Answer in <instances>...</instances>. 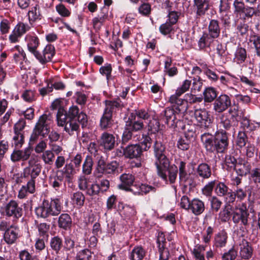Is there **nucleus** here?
I'll use <instances>...</instances> for the list:
<instances>
[{
	"label": "nucleus",
	"instance_id": "1",
	"mask_svg": "<svg viewBox=\"0 0 260 260\" xmlns=\"http://www.w3.org/2000/svg\"><path fill=\"white\" fill-rule=\"evenodd\" d=\"M231 134L223 129L217 130L214 135L205 132L201 135V141L206 151L210 153L223 154L229 148Z\"/></svg>",
	"mask_w": 260,
	"mask_h": 260
},
{
	"label": "nucleus",
	"instance_id": "2",
	"mask_svg": "<svg viewBox=\"0 0 260 260\" xmlns=\"http://www.w3.org/2000/svg\"><path fill=\"white\" fill-rule=\"evenodd\" d=\"M150 115L145 109L135 110L124 118L125 125L122 135L121 145H125L132 139L135 133L143 129L144 123L142 119H148Z\"/></svg>",
	"mask_w": 260,
	"mask_h": 260
},
{
	"label": "nucleus",
	"instance_id": "3",
	"mask_svg": "<svg viewBox=\"0 0 260 260\" xmlns=\"http://www.w3.org/2000/svg\"><path fill=\"white\" fill-rule=\"evenodd\" d=\"M77 106L73 105L68 110V118L64 121V131L72 136L76 133L78 136L80 133V124L82 129L87 127L88 116L83 111L79 112Z\"/></svg>",
	"mask_w": 260,
	"mask_h": 260
},
{
	"label": "nucleus",
	"instance_id": "4",
	"mask_svg": "<svg viewBox=\"0 0 260 260\" xmlns=\"http://www.w3.org/2000/svg\"><path fill=\"white\" fill-rule=\"evenodd\" d=\"M62 202L59 198H51L50 201L44 199L35 208V213L38 218L46 219L51 216H56L62 211Z\"/></svg>",
	"mask_w": 260,
	"mask_h": 260
},
{
	"label": "nucleus",
	"instance_id": "5",
	"mask_svg": "<svg viewBox=\"0 0 260 260\" xmlns=\"http://www.w3.org/2000/svg\"><path fill=\"white\" fill-rule=\"evenodd\" d=\"M207 29L208 32H203L198 41L200 49L209 48L214 41L219 37L221 32L219 21L217 19H210Z\"/></svg>",
	"mask_w": 260,
	"mask_h": 260
},
{
	"label": "nucleus",
	"instance_id": "6",
	"mask_svg": "<svg viewBox=\"0 0 260 260\" xmlns=\"http://www.w3.org/2000/svg\"><path fill=\"white\" fill-rule=\"evenodd\" d=\"M23 213L22 205H19L18 201L11 200L6 203L1 209V215L5 217L6 220H11V223H17Z\"/></svg>",
	"mask_w": 260,
	"mask_h": 260
},
{
	"label": "nucleus",
	"instance_id": "7",
	"mask_svg": "<svg viewBox=\"0 0 260 260\" xmlns=\"http://www.w3.org/2000/svg\"><path fill=\"white\" fill-rule=\"evenodd\" d=\"M16 224L5 220L0 222V231L4 232L3 239L8 245L15 244L20 237L19 228Z\"/></svg>",
	"mask_w": 260,
	"mask_h": 260
},
{
	"label": "nucleus",
	"instance_id": "8",
	"mask_svg": "<svg viewBox=\"0 0 260 260\" xmlns=\"http://www.w3.org/2000/svg\"><path fill=\"white\" fill-rule=\"evenodd\" d=\"M47 119V114H44L40 116L32 129L29 138V144L32 145L35 143L40 136L43 139L46 138L49 134L50 128Z\"/></svg>",
	"mask_w": 260,
	"mask_h": 260
},
{
	"label": "nucleus",
	"instance_id": "9",
	"mask_svg": "<svg viewBox=\"0 0 260 260\" xmlns=\"http://www.w3.org/2000/svg\"><path fill=\"white\" fill-rule=\"evenodd\" d=\"M153 154L155 157V166L156 168L161 165L166 168L169 163V159L167 156L166 147L161 142L155 140L152 146Z\"/></svg>",
	"mask_w": 260,
	"mask_h": 260
},
{
	"label": "nucleus",
	"instance_id": "10",
	"mask_svg": "<svg viewBox=\"0 0 260 260\" xmlns=\"http://www.w3.org/2000/svg\"><path fill=\"white\" fill-rule=\"evenodd\" d=\"M249 215L246 204L243 203L239 207H236L233 212L232 220L235 224L240 223V224L243 226L242 228L246 230L247 227L249 226Z\"/></svg>",
	"mask_w": 260,
	"mask_h": 260
},
{
	"label": "nucleus",
	"instance_id": "11",
	"mask_svg": "<svg viewBox=\"0 0 260 260\" xmlns=\"http://www.w3.org/2000/svg\"><path fill=\"white\" fill-rule=\"evenodd\" d=\"M166 168H164L161 165L157 167V173L159 177L164 181H169L170 184H174L176 180L178 172V167L175 164L170 165V161Z\"/></svg>",
	"mask_w": 260,
	"mask_h": 260
},
{
	"label": "nucleus",
	"instance_id": "12",
	"mask_svg": "<svg viewBox=\"0 0 260 260\" xmlns=\"http://www.w3.org/2000/svg\"><path fill=\"white\" fill-rule=\"evenodd\" d=\"M118 169L119 164L116 161L107 163L101 157L98 161L95 171L99 174L112 176L119 173Z\"/></svg>",
	"mask_w": 260,
	"mask_h": 260
},
{
	"label": "nucleus",
	"instance_id": "13",
	"mask_svg": "<svg viewBox=\"0 0 260 260\" xmlns=\"http://www.w3.org/2000/svg\"><path fill=\"white\" fill-rule=\"evenodd\" d=\"M194 116L197 120L198 125L201 128L207 129L213 122L212 117L209 111L205 109H199L195 110Z\"/></svg>",
	"mask_w": 260,
	"mask_h": 260
},
{
	"label": "nucleus",
	"instance_id": "14",
	"mask_svg": "<svg viewBox=\"0 0 260 260\" xmlns=\"http://www.w3.org/2000/svg\"><path fill=\"white\" fill-rule=\"evenodd\" d=\"M231 104V98L226 94L221 93L213 103V110L216 113H221L228 110Z\"/></svg>",
	"mask_w": 260,
	"mask_h": 260
},
{
	"label": "nucleus",
	"instance_id": "15",
	"mask_svg": "<svg viewBox=\"0 0 260 260\" xmlns=\"http://www.w3.org/2000/svg\"><path fill=\"white\" fill-rule=\"evenodd\" d=\"M33 148L30 145L23 150L15 148L11 154V160L13 162L19 161H26L29 158Z\"/></svg>",
	"mask_w": 260,
	"mask_h": 260
},
{
	"label": "nucleus",
	"instance_id": "16",
	"mask_svg": "<svg viewBox=\"0 0 260 260\" xmlns=\"http://www.w3.org/2000/svg\"><path fill=\"white\" fill-rule=\"evenodd\" d=\"M121 183L118 185L119 189L133 192L132 186H135V176L131 173H123L119 177Z\"/></svg>",
	"mask_w": 260,
	"mask_h": 260
},
{
	"label": "nucleus",
	"instance_id": "17",
	"mask_svg": "<svg viewBox=\"0 0 260 260\" xmlns=\"http://www.w3.org/2000/svg\"><path fill=\"white\" fill-rule=\"evenodd\" d=\"M55 54L54 46L50 44H47L43 50V54L39 52V54L36 55V58L43 65L47 62H51L53 57Z\"/></svg>",
	"mask_w": 260,
	"mask_h": 260
},
{
	"label": "nucleus",
	"instance_id": "18",
	"mask_svg": "<svg viewBox=\"0 0 260 260\" xmlns=\"http://www.w3.org/2000/svg\"><path fill=\"white\" fill-rule=\"evenodd\" d=\"M179 113L171 107L166 108L160 114V120L170 127L173 126Z\"/></svg>",
	"mask_w": 260,
	"mask_h": 260
},
{
	"label": "nucleus",
	"instance_id": "19",
	"mask_svg": "<svg viewBox=\"0 0 260 260\" xmlns=\"http://www.w3.org/2000/svg\"><path fill=\"white\" fill-rule=\"evenodd\" d=\"M99 144L106 151L112 150L115 146V137L111 134L104 132L100 137Z\"/></svg>",
	"mask_w": 260,
	"mask_h": 260
},
{
	"label": "nucleus",
	"instance_id": "20",
	"mask_svg": "<svg viewBox=\"0 0 260 260\" xmlns=\"http://www.w3.org/2000/svg\"><path fill=\"white\" fill-rule=\"evenodd\" d=\"M25 40L27 43L28 50L34 55L39 54V51L37 49L40 45V41L38 37L35 34H27L25 37Z\"/></svg>",
	"mask_w": 260,
	"mask_h": 260
},
{
	"label": "nucleus",
	"instance_id": "21",
	"mask_svg": "<svg viewBox=\"0 0 260 260\" xmlns=\"http://www.w3.org/2000/svg\"><path fill=\"white\" fill-rule=\"evenodd\" d=\"M63 174L62 171L57 170L53 172L49 177V184L56 190H58L63 185H65Z\"/></svg>",
	"mask_w": 260,
	"mask_h": 260
},
{
	"label": "nucleus",
	"instance_id": "22",
	"mask_svg": "<svg viewBox=\"0 0 260 260\" xmlns=\"http://www.w3.org/2000/svg\"><path fill=\"white\" fill-rule=\"evenodd\" d=\"M180 95L175 94L172 95L169 102L172 104V108L175 109L178 113H183L187 109V102L186 100L179 98Z\"/></svg>",
	"mask_w": 260,
	"mask_h": 260
},
{
	"label": "nucleus",
	"instance_id": "23",
	"mask_svg": "<svg viewBox=\"0 0 260 260\" xmlns=\"http://www.w3.org/2000/svg\"><path fill=\"white\" fill-rule=\"evenodd\" d=\"M239 254L241 258L248 260L253 253V248L250 242L245 239H242L239 244Z\"/></svg>",
	"mask_w": 260,
	"mask_h": 260
},
{
	"label": "nucleus",
	"instance_id": "24",
	"mask_svg": "<svg viewBox=\"0 0 260 260\" xmlns=\"http://www.w3.org/2000/svg\"><path fill=\"white\" fill-rule=\"evenodd\" d=\"M63 240L58 235L52 237L49 242L50 250L58 255L63 253Z\"/></svg>",
	"mask_w": 260,
	"mask_h": 260
},
{
	"label": "nucleus",
	"instance_id": "25",
	"mask_svg": "<svg viewBox=\"0 0 260 260\" xmlns=\"http://www.w3.org/2000/svg\"><path fill=\"white\" fill-rule=\"evenodd\" d=\"M140 144H128L125 146L126 158H136L138 160L141 158L143 151Z\"/></svg>",
	"mask_w": 260,
	"mask_h": 260
},
{
	"label": "nucleus",
	"instance_id": "26",
	"mask_svg": "<svg viewBox=\"0 0 260 260\" xmlns=\"http://www.w3.org/2000/svg\"><path fill=\"white\" fill-rule=\"evenodd\" d=\"M193 2L197 17L205 15L211 7L208 0H193Z\"/></svg>",
	"mask_w": 260,
	"mask_h": 260
},
{
	"label": "nucleus",
	"instance_id": "27",
	"mask_svg": "<svg viewBox=\"0 0 260 260\" xmlns=\"http://www.w3.org/2000/svg\"><path fill=\"white\" fill-rule=\"evenodd\" d=\"M238 162L233 153L226 154L222 164V168L229 172L235 171Z\"/></svg>",
	"mask_w": 260,
	"mask_h": 260
},
{
	"label": "nucleus",
	"instance_id": "28",
	"mask_svg": "<svg viewBox=\"0 0 260 260\" xmlns=\"http://www.w3.org/2000/svg\"><path fill=\"white\" fill-rule=\"evenodd\" d=\"M105 108L104 112L111 114L113 116V113L123 107V103L119 98L114 100H106L105 101Z\"/></svg>",
	"mask_w": 260,
	"mask_h": 260
},
{
	"label": "nucleus",
	"instance_id": "29",
	"mask_svg": "<svg viewBox=\"0 0 260 260\" xmlns=\"http://www.w3.org/2000/svg\"><path fill=\"white\" fill-rule=\"evenodd\" d=\"M27 181L25 185H23L19 191L18 197L22 199L25 198L28 193L32 194L36 191V179H26Z\"/></svg>",
	"mask_w": 260,
	"mask_h": 260
},
{
	"label": "nucleus",
	"instance_id": "30",
	"mask_svg": "<svg viewBox=\"0 0 260 260\" xmlns=\"http://www.w3.org/2000/svg\"><path fill=\"white\" fill-rule=\"evenodd\" d=\"M72 225V219L69 214L63 213L59 216L57 220V226L59 229L65 231H70Z\"/></svg>",
	"mask_w": 260,
	"mask_h": 260
},
{
	"label": "nucleus",
	"instance_id": "31",
	"mask_svg": "<svg viewBox=\"0 0 260 260\" xmlns=\"http://www.w3.org/2000/svg\"><path fill=\"white\" fill-rule=\"evenodd\" d=\"M42 170V166L37 163L34 166L26 167L23 172V177L25 179H36L39 176Z\"/></svg>",
	"mask_w": 260,
	"mask_h": 260
},
{
	"label": "nucleus",
	"instance_id": "32",
	"mask_svg": "<svg viewBox=\"0 0 260 260\" xmlns=\"http://www.w3.org/2000/svg\"><path fill=\"white\" fill-rule=\"evenodd\" d=\"M196 173L197 177H199L203 179H208L212 174L211 167L207 163L202 162L198 166Z\"/></svg>",
	"mask_w": 260,
	"mask_h": 260
},
{
	"label": "nucleus",
	"instance_id": "33",
	"mask_svg": "<svg viewBox=\"0 0 260 260\" xmlns=\"http://www.w3.org/2000/svg\"><path fill=\"white\" fill-rule=\"evenodd\" d=\"M251 170V166L249 162L247 161L240 160H239L235 172L237 175L242 177L246 176L247 174H249V176H250Z\"/></svg>",
	"mask_w": 260,
	"mask_h": 260
},
{
	"label": "nucleus",
	"instance_id": "34",
	"mask_svg": "<svg viewBox=\"0 0 260 260\" xmlns=\"http://www.w3.org/2000/svg\"><path fill=\"white\" fill-rule=\"evenodd\" d=\"M204 103H214L218 97V91L213 87H207L204 89L203 92Z\"/></svg>",
	"mask_w": 260,
	"mask_h": 260
},
{
	"label": "nucleus",
	"instance_id": "35",
	"mask_svg": "<svg viewBox=\"0 0 260 260\" xmlns=\"http://www.w3.org/2000/svg\"><path fill=\"white\" fill-rule=\"evenodd\" d=\"M228 238V234L225 230H222L220 231L214 236L213 246L216 248L224 247L227 243Z\"/></svg>",
	"mask_w": 260,
	"mask_h": 260
},
{
	"label": "nucleus",
	"instance_id": "36",
	"mask_svg": "<svg viewBox=\"0 0 260 260\" xmlns=\"http://www.w3.org/2000/svg\"><path fill=\"white\" fill-rule=\"evenodd\" d=\"M11 50L12 51H16L13 54V59L16 63L22 64L23 62L27 61L26 53L20 46L16 45L12 48Z\"/></svg>",
	"mask_w": 260,
	"mask_h": 260
},
{
	"label": "nucleus",
	"instance_id": "37",
	"mask_svg": "<svg viewBox=\"0 0 260 260\" xmlns=\"http://www.w3.org/2000/svg\"><path fill=\"white\" fill-rule=\"evenodd\" d=\"M204 203L199 199H193L191 201L189 211L195 215L201 214L205 210Z\"/></svg>",
	"mask_w": 260,
	"mask_h": 260
},
{
	"label": "nucleus",
	"instance_id": "38",
	"mask_svg": "<svg viewBox=\"0 0 260 260\" xmlns=\"http://www.w3.org/2000/svg\"><path fill=\"white\" fill-rule=\"evenodd\" d=\"M235 143L236 146L239 149L245 147L246 145L250 143L246 132L240 130L236 137Z\"/></svg>",
	"mask_w": 260,
	"mask_h": 260
},
{
	"label": "nucleus",
	"instance_id": "39",
	"mask_svg": "<svg viewBox=\"0 0 260 260\" xmlns=\"http://www.w3.org/2000/svg\"><path fill=\"white\" fill-rule=\"evenodd\" d=\"M114 124L113 116L104 112L100 121V126L103 130L112 128Z\"/></svg>",
	"mask_w": 260,
	"mask_h": 260
},
{
	"label": "nucleus",
	"instance_id": "40",
	"mask_svg": "<svg viewBox=\"0 0 260 260\" xmlns=\"http://www.w3.org/2000/svg\"><path fill=\"white\" fill-rule=\"evenodd\" d=\"M256 124L257 125H255L246 117H242L240 121V128L241 130H244L245 132L246 130H247V132H252L256 130L257 127L260 126V122H257Z\"/></svg>",
	"mask_w": 260,
	"mask_h": 260
},
{
	"label": "nucleus",
	"instance_id": "41",
	"mask_svg": "<svg viewBox=\"0 0 260 260\" xmlns=\"http://www.w3.org/2000/svg\"><path fill=\"white\" fill-rule=\"evenodd\" d=\"M146 254V251L142 246H135L129 255L131 260H142Z\"/></svg>",
	"mask_w": 260,
	"mask_h": 260
},
{
	"label": "nucleus",
	"instance_id": "42",
	"mask_svg": "<svg viewBox=\"0 0 260 260\" xmlns=\"http://www.w3.org/2000/svg\"><path fill=\"white\" fill-rule=\"evenodd\" d=\"M152 135L149 133L147 134H143L141 142L139 144L140 145V147L142 148V151H148L151 147L152 144H153L154 141L153 138H151Z\"/></svg>",
	"mask_w": 260,
	"mask_h": 260
},
{
	"label": "nucleus",
	"instance_id": "43",
	"mask_svg": "<svg viewBox=\"0 0 260 260\" xmlns=\"http://www.w3.org/2000/svg\"><path fill=\"white\" fill-rule=\"evenodd\" d=\"M232 206H224L222 210L220 212L219 217L222 222H227L231 221V217H233Z\"/></svg>",
	"mask_w": 260,
	"mask_h": 260
},
{
	"label": "nucleus",
	"instance_id": "44",
	"mask_svg": "<svg viewBox=\"0 0 260 260\" xmlns=\"http://www.w3.org/2000/svg\"><path fill=\"white\" fill-rule=\"evenodd\" d=\"M93 161L91 155H87L82 165V174L89 175L91 174Z\"/></svg>",
	"mask_w": 260,
	"mask_h": 260
},
{
	"label": "nucleus",
	"instance_id": "45",
	"mask_svg": "<svg viewBox=\"0 0 260 260\" xmlns=\"http://www.w3.org/2000/svg\"><path fill=\"white\" fill-rule=\"evenodd\" d=\"M230 188L225 183L216 180L215 193L218 197L226 196Z\"/></svg>",
	"mask_w": 260,
	"mask_h": 260
},
{
	"label": "nucleus",
	"instance_id": "46",
	"mask_svg": "<svg viewBox=\"0 0 260 260\" xmlns=\"http://www.w3.org/2000/svg\"><path fill=\"white\" fill-rule=\"evenodd\" d=\"M85 199L83 193L79 191L74 192L71 197L73 204L79 208L84 205Z\"/></svg>",
	"mask_w": 260,
	"mask_h": 260
},
{
	"label": "nucleus",
	"instance_id": "47",
	"mask_svg": "<svg viewBox=\"0 0 260 260\" xmlns=\"http://www.w3.org/2000/svg\"><path fill=\"white\" fill-rule=\"evenodd\" d=\"M75 170L76 168L73 165V163L70 162L67 164L62 170H58V171H62L63 176L69 181L72 179L73 175L76 173Z\"/></svg>",
	"mask_w": 260,
	"mask_h": 260
},
{
	"label": "nucleus",
	"instance_id": "48",
	"mask_svg": "<svg viewBox=\"0 0 260 260\" xmlns=\"http://www.w3.org/2000/svg\"><path fill=\"white\" fill-rule=\"evenodd\" d=\"M112 72V64L109 63H106L104 66H101L99 69L100 73L103 76L106 77L107 82L111 79Z\"/></svg>",
	"mask_w": 260,
	"mask_h": 260
},
{
	"label": "nucleus",
	"instance_id": "49",
	"mask_svg": "<svg viewBox=\"0 0 260 260\" xmlns=\"http://www.w3.org/2000/svg\"><path fill=\"white\" fill-rule=\"evenodd\" d=\"M63 253L73 251L75 247V242L72 237L67 236L63 240Z\"/></svg>",
	"mask_w": 260,
	"mask_h": 260
},
{
	"label": "nucleus",
	"instance_id": "50",
	"mask_svg": "<svg viewBox=\"0 0 260 260\" xmlns=\"http://www.w3.org/2000/svg\"><path fill=\"white\" fill-rule=\"evenodd\" d=\"M159 31L160 33L164 36L169 35L174 33L175 27L174 25L166 21L165 23L160 25Z\"/></svg>",
	"mask_w": 260,
	"mask_h": 260
},
{
	"label": "nucleus",
	"instance_id": "51",
	"mask_svg": "<svg viewBox=\"0 0 260 260\" xmlns=\"http://www.w3.org/2000/svg\"><path fill=\"white\" fill-rule=\"evenodd\" d=\"M50 225L47 223L42 222L38 224L37 228L40 236L48 240L49 237V231Z\"/></svg>",
	"mask_w": 260,
	"mask_h": 260
},
{
	"label": "nucleus",
	"instance_id": "52",
	"mask_svg": "<svg viewBox=\"0 0 260 260\" xmlns=\"http://www.w3.org/2000/svg\"><path fill=\"white\" fill-rule=\"evenodd\" d=\"M235 56L238 63H243L247 58L246 49L242 47H238L235 53Z\"/></svg>",
	"mask_w": 260,
	"mask_h": 260
},
{
	"label": "nucleus",
	"instance_id": "53",
	"mask_svg": "<svg viewBox=\"0 0 260 260\" xmlns=\"http://www.w3.org/2000/svg\"><path fill=\"white\" fill-rule=\"evenodd\" d=\"M135 186L137 187V188L138 189V190L136 191H134L133 190V192L135 194H139L140 192H144L145 194H147L151 191L154 192L156 191L155 187L145 184H141L140 185L139 184L135 183Z\"/></svg>",
	"mask_w": 260,
	"mask_h": 260
},
{
	"label": "nucleus",
	"instance_id": "54",
	"mask_svg": "<svg viewBox=\"0 0 260 260\" xmlns=\"http://www.w3.org/2000/svg\"><path fill=\"white\" fill-rule=\"evenodd\" d=\"M191 141L186 137H181L177 143V146L179 149L183 151L188 150L191 145Z\"/></svg>",
	"mask_w": 260,
	"mask_h": 260
},
{
	"label": "nucleus",
	"instance_id": "55",
	"mask_svg": "<svg viewBox=\"0 0 260 260\" xmlns=\"http://www.w3.org/2000/svg\"><path fill=\"white\" fill-rule=\"evenodd\" d=\"M68 118V111L67 112L63 108L59 107L56 114V118L58 125L63 126L64 124V120Z\"/></svg>",
	"mask_w": 260,
	"mask_h": 260
},
{
	"label": "nucleus",
	"instance_id": "56",
	"mask_svg": "<svg viewBox=\"0 0 260 260\" xmlns=\"http://www.w3.org/2000/svg\"><path fill=\"white\" fill-rule=\"evenodd\" d=\"M160 129V123L158 119L153 118L150 120L148 124V133L155 134Z\"/></svg>",
	"mask_w": 260,
	"mask_h": 260
},
{
	"label": "nucleus",
	"instance_id": "57",
	"mask_svg": "<svg viewBox=\"0 0 260 260\" xmlns=\"http://www.w3.org/2000/svg\"><path fill=\"white\" fill-rule=\"evenodd\" d=\"M249 179L256 186L260 184V167L254 168L251 170Z\"/></svg>",
	"mask_w": 260,
	"mask_h": 260
},
{
	"label": "nucleus",
	"instance_id": "58",
	"mask_svg": "<svg viewBox=\"0 0 260 260\" xmlns=\"http://www.w3.org/2000/svg\"><path fill=\"white\" fill-rule=\"evenodd\" d=\"M15 135L13 138L12 144L15 148L20 149L24 143V136L23 134L14 133Z\"/></svg>",
	"mask_w": 260,
	"mask_h": 260
},
{
	"label": "nucleus",
	"instance_id": "59",
	"mask_svg": "<svg viewBox=\"0 0 260 260\" xmlns=\"http://www.w3.org/2000/svg\"><path fill=\"white\" fill-rule=\"evenodd\" d=\"M92 253L90 250L85 248L78 252L76 258L78 260H91Z\"/></svg>",
	"mask_w": 260,
	"mask_h": 260
},
{
	"label": "nucleus",
	"instance_id": "60",
	"mask_svg": "<svg viewBox=\"0 0 260 260\" xmlns=\"http://www.w3.org/2000/svg\"><path fill=\"white\" fill-rule=\"evenodd\" d=\"M30 27L27 24L19 22L15 26L13 32H16L18 36H22L30 29Z\"/></svg>",
	"mask_w": 260,
	"mask_h": 260
},
{
	"label": "nucleus",
	"instance_id": "61",
	"mask_svg": "<svg viewBox=\"0 0 260 260\" xmlns=\"http://www.w3.org/2000/svg\"><path fill=\"white\" fill-rule=\"evenodd\" d=\"M86 193L88 196L91 197H93L95 196H99L101 194L99 188V185L96 182L89 185L86 190Z\"/></svg>",
	"mask_w": 260,
	"mask_h": 260
},
{
	"label": "nucleus",
	"instance_id": "62",
	"mask_svg": "<svg viewBox=\"0 0 260 260\" xmlns=\"http://www.w3.org/2000/svg\"><path fill=\"white\" fill-rule=\"evenodd\" d=\"M107 19L105 16L104 17L100 14L97 17L93 18L92 19V24L94 29L96 31L99 30Z\"/></svg>",
	"mask_w": 260,
	"mask_h": 260
},
{
	"label": "nucleus",
	"instance_id": "63",
	"mask_svg": "<svg viewBox=\"0 0 260 260\" xmlns=\"http://www.w3.org/2000/svg\"><path fill=\"white\" fill-rule=\"evenodd\" d=\"M138 11L142 15L148 17L151 14V6L148 3H143L139 7Z\"/></svg>",
	"mask_w": 260,
	"mask_h": 260
},
{
	"label": "nucleus",
	"instance_id": "64",
	"mask_svg": "<svg viewBox=\"0 0 260 260\" xmlns=\"http://www.w3.org/2000/svg\"><path fill=\"white\" fill-rule=\"evenodd\" d=\"M237 256V251L232 247L227 252H224L221 256L222 260H235Z\"/></svg>",
	"mask_w": 260,
	"mask_h": 260
}]
</instances>
